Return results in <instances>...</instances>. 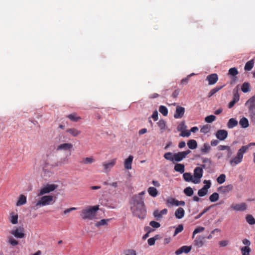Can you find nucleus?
Segmentation results:
<instances>
[{"label":"nucleus","mask_w":255,"mask_h":255,"mask_svg":"<svg viewBox=\"0 0 255 255\" xmlns=\"http://www.w3.org/2000/svg\"><path fill=\"white\" fill-rule=\"evenodd\" d=\"M145 231H147V233L143 236V239H146L149 236V234L152 230L149 227H146L144 228Z\"/></svg>","instance_id":"nucleus-53"},{"label":"nucleus","mask_w":255,"mask_h":255,"mask_svg":"<svg viewBox=\"0 0 255 255\" xmlns=\"http://www.w3.org/2000/svg\"><path fill=\"white\" fill-rule=\"evenodd\" d=\"M115 165V162L114 160L108 161L103 163L104 170L105 172H108L113 168Z\"/></svg>","instance_id":"nucleus-17"},{"label":"nucleus","mask_w":255,"mask_h":255,"mask_svg":"<svg viewBox=\"0 0 255 255\" xmlns=\"http://www.w3.org/2000/svg\"><path fill=\"white\" fill-rule=\"evenodd\" d=\"M216 117L214 115H210L206 117L205 119L206 122L208 123H211L216 120Z\"/></svg>","instance_id":"nucleus-45"},{"label":"nucleus","mask_w":255,"mask_h":255,"mask_svg":"<svg viewBox=\"0 0 255 255\" xmlns=\"http://www.w3.org/2000/svg\"><path fill=\"white\" fill-rule=\"evenodd\" d=\"M250 85L248 82H245L243 84L241 90L244 93H247L250 91Z\"/></svg>","instance_id":"nucleus-35"},{"label":"nucleus","mask_w":255,"mask_h":255,"mask_svg":"<svg viewBox=\"0 0 255 255\" xmlns=\"http://www.w3.org/2000/svg\"><path fill=\"white\" fill-rule=\"evenodd\" d=\"M183 178L186 182H192L194 179V177L191 175L190 173H185L183 175Z\"/></svg>","instance_id":"nucleus-33"},{"label":"nucleus","mask_w":255,"mask_h":255,"mask_svg":"<svg viewBox=\"0 0 255 255\" xmlns=\"http://www.w3.org/2000/svg\"><path fill=\"white\" fill-rule=\"evenodd\" d=\"M254 60L252 59L249 61H248L245 66L244 69L246 71H250L254 67Z\"/></svg>","instance_id":"nucleus-30"},{"label":"nucleus","mask_w":255,"mask_h":255,"mask_svg":"<svg viewBox=\"0 0 255 255\" xmlns=\"http://www.w3.org/2000/svg\"><path fill=\"white\" fill-rule=\"evenodd\" d=\"M224 87V85L221 86H217L212 89L210 92L208 93V97L210 98L212 96H213L215 94L220 91Z\"/></svg>","instance_id":"nucleus-26"},{"label":"nucleus","mask_w":255,"mask_h":255,"mask_svg":"<svg viewBox=\"0 0 255 255\" xmlns=\"http://www.w3.org/2000/svg\"><path fill=\"white\" fill-rule=\"evenodd\" d=\"M238 121L234 118H231L229 120L227 127L229 128H233L238 125Z\"/></svg>","instance_id":"nucleus-25"},{"label":"nucleus","mask_w":255,"mask_h":255,"mask_svg":"<svg viewBox=\"0 0 255 255\" xmlns=\"http://www.w3.org/2000/svg\"><path fill=\"white\" fill-rule=\"evenodd\" d=\"M206 80L208 81L209 85H214L218 80V76L216 73L209 75L206 77Z\"/></svg>","instance_id":"nucleus-13"},{"label":"nucleus","mask_w":255,"mask_h":255,"mask_svg":"<svg viewBox=\"0 0 255 255\" xmlns=\"http://www.w3.org/2000/svg\"><path fill=\"white\" fill-rule=\"evenodd\" d=\"M188 147L191 149H195L197 146V143L195 140L190 139L187 142Z\"/></svg>","instance_id":"nucleus-31"},{"label":"nucleus","mask_w":255,"mask_h":255,"mask_svg":"<svg viewBox=\"0 0 255 255\" xmlns=\"http://www.w3.org/2000/svg\"><path fill=\"white\" fill-rule=\"evenodd\" d=\"M57 150H67L66 143L61 144L57 147Z\"/></svg>","instance_id":"nucleus-56"},{"label":"nucleus","mask_w":255,"mask_h":255,"mask_svg":"<svg viewBox=\"0 0 255 255\" xmlns=\"http://www.w3.org/2000/svg\"><path fill=\"white\" fill-rule=\"evenodd\" d=\"M219 199V194L215 192L213 193L209 197V200L211 202H214L217 201Z\"/></svg>","instance_id":"nucleus-40"},{"label":"nucleus","mask_w":255,"mask_h":255,"mask_svg":"<svg viewBox=\"0 0 255 255\" xmlns=\"http://www.w3.org/2000/svg\"><path fill=\"white\" fill-rule=\"evenodd\" d=\"M179 93H180L179 89L175 90L172 93V97H173L174 98H176L178 97Z\"/></svg>","instance_id":"nucleus-62"},{"label":"nucleus","mask_w":255,"mask_h":255,"mask_svg":"<svg viewBox=\"0 0 255 255\" xmlns=\"http://www.w3.org/2000/svg\"><path fill=\"white\" fill-rule=\"evenodd\" d=\"M218 148L220 150H227L228 152V156L229 158L231 155L232 154V151L230 147L227 145H220L218 146Z\"/></svg>","instance_id":"nucleus-29"},{"label":"nucleus","mask_w":255,"mask_h":255,"mask_svg":"<svg viewBox=\"0 0 255 255\" xmlns=\"http://www.w3.org/2000/svg\"><path fill=\"white\" fill-rule=\"evenodd\" d=\"M239 73L237 69L235 67L231 68L229 69L228 74L229 75L235 76Z\"/></svg>","instance_id":"nucleus-44"},{"label":"nucleus","mask_w":255,"mask_h":255,"mask_svg":"<svg viewBox=\"0 0 255 255\" xmlns=\"http://www.w3.org/2000/svg\"><path fill=\"white\" fill-rule=\"evenodd\" d=\"M42 161L41 164L45 175H48V173H52L53 168L58 165L54 162V160H42Z\"/></svg>","instance_id":"nucleus-6"},{"label":"nucleus","mask_w":255,"mask_h":255,"mask_svg":"<svg viewBox=\"0 0 255 255\" xmlns=\"http://www.w3.org/2000/svg\"><path fill=\"white\" fill-rule=\"evenodd\" d=\"M210 130V126L206 125L201 128L200 131L205 134L208 133Z\"/></svg>","instance_id":"nucleus-42"},{"label":"nucleus","mask_w":255,"mask_h":255,"mask_svg":"<svg viewBox=\"0 0 255 255\" xmlns=\"http://www.w3.org/2000/svg\"><path fill=\"white\" fill-rule=\"evenodd\" d=\"M204 164H202L201 166L197 167L194 170V179L193 183L195 184L199 183L200 181V179L203 176V168H206V163L211 164V160H203Z\"/></svg>","instance_id":"nucleus-4"},{"label":"nucleus","mask_w":255,"mask_h":255,"mask_svg":"<svg viewBox=\"0 0 255 255\" xmlns=\"http://www.w3.org/2000/svg\"><path fill=\"white\" fill-rule=\"evenodd\" d=\"M204 183L205 185L201 189L199 190L198 195L200 197L205 196L208 193V189L210 187L211 183L210 180H204Z\"/></svg>","instance_id":"nucleus-11"},{"label":"nucleus","mask_w":255,"mask_h":255,"mask_svg":"<svg viewBox=\"0 0 255 255\" xmlns=\"http://www.w3.org/2000/svg\"><path fill=\"white\" fill-rule=\"evenodd\" d=\"M167 203L172 205H176L177 206H184L185 203L183 201H179L175 199L170 198L167 200Z\"/></svg>","instance_id":"nucleus-20"},{"label":"nucleus","mask_w":255,"mask_h":255,"mask_svg":"<svg viewBox=\"0 0 255 255\" xmlns=\"http://www.w3.org/2000/svg\"><path fill=\"white\" fill-rule=\"evenodd\" d=\"M205 237L204 236H198L194 241V245L197 248L202 247L205 243Z\"/></svg>","instance_id":"nucleus-15"},{"label":"nucleus","mask_w":255,"mask_h":255,"mask_svg":"<svg viewBox=\"0 0 255 255\" xmlns=\"http://www.w3.org/2000/svg\"><path fill=\"white\" fill-rule=\"evenodd\" d=\"M228 136V131L224 129L218 130L216 133V136L220 140H225Z\"/></svg>","instance_id":"nucleus-14"},{"label":"nucleus","mask_w":255,"mask_h":255,"mask_svg":"<svg viewBox=\"0 0 255 255\" xmlns=\"http://www.w3.org/2000/svg\"><path fill=\"white\" fill-rule=\"evenodd\" d=\"M231 208L237 211H244L247 209V205L245 203L232 205Z\"/></svg>","instance_id":"nucleus-16"},{"label":"nucleus","mask_w":255,"mask_h":255,"mask_svg":"<svg viewBox=\"0 0 255 255\" xmlns=\"http://www.w3.org/2000/svg\"><path fill=\"white\" fill-rule=\"evenodd\" d=\"M157 124L160 130H163L165 129L166 127V122L164 120H160Z\"/></svg>","instance_id":"nucleus-41"},{"label":"nucleus","mask_w":255,"mask_h":255,"mask_svg":"<svg viewBox=\"0 0 255 255\" xmlns=\"http://www.w3.org/2000/svg\"><path fill=\"white\" fill-rule=\"evenodd\" d=\"M54 202V196L52 195H42L36 202L34 208L37 209L41 207L52 205Z\"/></svg>","instance_id":"nucleus-3"},{"label":"nucleus","mask_w":255,"mask_h":255,"mask_svg":"<svg viewBox=\"0 0 255 255\" xmlns=\"http://www.w3.org/2000/svg\"><path fill=\"white\" fill-rule=\"evenodd\" d=\"M132 160H125L124 166L127 169H131V164Z\"/></svg>","instance_id":"nucleus-51"},{"label":"nucleus","mask_w":255,"mask_h":255,"mask_svg":"<svg viewBox=\"0 0 255 255\" xmlns=\"http://www.w3.org/2000/svg\"><path fill=\"white\" fill-rule=\"evenodd\" d=\"M185 113V108L183 107L177 106L176 108L175 113L174 117L175 119H180L184 116Z\"/></svg>","instance_id":"nucleus-12"},{"label":"nucleus","mask_w":255,"mask_h":255,"mask_svg":"<svg viewBox=\"0 0 255 255\" xmlns=\"http://www.w3.org/2000/svg\"><path fill=\"white\" fill-rule=\"evenodd\" d=\"M18 216L17 214L14 212H11L9 214L8 218L9 221L13 225H15L18 223Z\"/></svg>","instance_id":"nucleus-19"},{"label":"nucleus","mask_w":255,"mask_h":255,"mask_svg":"<svg viewBox=\"0 0 255 255\" xmlns=\"http://www.w3.org/2000/svg\"><path fill=\"white\" fill-rule=\"evenodd\" d=\"M76 209H77V208L75 207H71L70 208H68L64 211L63 213L64 214H67L73 211L76 210Z\"/></svg>","instance_id":"nucleus-59"},{"label":"nucleus","mask_w":255,"mask_h":255,"mask_svg":"<svg viewBox=\"0 0 255 255\" xmlns=\"http://www.w3.org/2000/svg\"><path fill=\"white\" fill-rule=\"evenodd\" d=\"M187 126L185 125L184 122H181L177 127V130L179 131H182L185 129H186Z\"/></svg>","instance_id":"nucleus-47"},{"label":"nucleus","mask_w":255,"mask_h":255,"mask_svg":"<svg viewBox=\"0 0 255 255\" xmlns=\"http://www.w3.org/2000/svg\"><path fill=\"white\" fill-rule=\"evenodd\" d=\"M99 209V205L89 206L81 211L80 215L83 220H93L97 218V212Z\"/></svg>","instance_id":"nucleus-2"},{"label":"nucleus","mask_w":255,"mask_h":255,"mask_svg":"<svg viewBox=\"0 0 255 255\" xmlns=\"http://www.w3.org/2000/svg\"><path fill=\"white\" fill-rule=\"evenodd\" d=\"M148 194L153 197H155L158 195V191L157 190L153 187H150L148 188L147 190Z\"/></svg>","instance_id":"nucleus-28"},{"label":"nucleus","mask_w":255,"mask_h":255,"mask_svg":"<svg viewBox=\"0 0 255 255\" xmlns=\"http://www.w3.org/2000/svg\"><path fill=\"white\" fill-rule=\"evenodd\" d=\"M67 118L71 121L75 122L81 119V118L80 117L77 116L75 113L68 115Z\"/></svg>","instance_id":"nucleus-36"},{"label":"nucleus","mask_w":255,"mask_h":255,"mask_svg":"<svg viewBox=\"0 0 255 255\" xmlns=\"http://www.w3.org/2000/svg\"><path fill=\"white\" fill-rule=\"evenodd\" d=\"M220 247H226L228 244V242L226 240L220 241L219 243Z\"/></svg>","instance_id":"nucleus-63"},{"label":"nucleus","mask_w":255,"mask_h":255,"mask_svg":"<svg viewBox=\"0 0 255 255\" xmlns=\"http://www.w3.org/2000/svg\"><path fill=\"white\" fill-rule=\"evenodd\" d=\"M10 234L17 239H22L25 237L24 229L22 227L17 228L11 231Z\"/></svg>","instance_id":"nucleus-10"},{"label":"nucleus","mask_w":255,"mask_h":255,"mask_svg":"<svg viewBox=\"0 0 255 255\" xmlns=\"http://www.w3.org/2000/svg\"><path fill=\"white\" fill-rule=\"evenodd\" d=\"M130 210L133 216L143 219L146 216L143 199L139 196H133L130 202Z\"/></svg>","instance_id":"nucleus-1"},{"label":"nucleus","mask_w":255,"mask_h":255,"mask_svg":"<svg viewBox=\"0 0 255 255\" xmlns=\"http://www.w3.org/2000/svg\"><path fill=\"white\" fill-rule=\"evenodd\" d=\"M242 160H230V164L232 166H235L239 164Z\"/></svg>","instance_id":"nucleus-61"},{"label":"nucleus","mask_w":255,"mask_h":255,"mask_svg":"<svg viewBox=\"0 0 255 255\" xmlns=\"http://www.w3.org/2000/svg\"><path fill=\"white\" fill-rule=\"evenodd\" d=\"M26 203V197L24 195H20L19 196L18 199L16 203L17 206H20L24 205Z\"/></svg>","instance_id":"nucleus-24"},{"label":"nucleus","mask_w":255,"mask_h":255,"mask_svg":"<svg viewBox=\"0 0 255 255\" xmlns=\"http://www.w3.org/2000/svg\"><path fill=\"white\" fill-rule=\"evenodd\" d=\"M248 107L249 117L252 122L255 121V94L251 97L245 103Z\"/></svg>","instance_id":"nucleus-5"},{"label":"nucleus","mask_w":255,"mask_h":255,"mask_svg":"<svg viewBox=\"0 0 255 255\" xmlns=\"http://www.w3.org/2000/svg\"><path fill=\"white\" fill-rule=\"evenodd\" d=\"M246 220L247 222L251 225L255 224V219L251 215H247L246 217Z\"/></svg>","instance_id":"nucleus-32"},{"label":"nucleus","mask_w":255,"mask_h":255,"mask_svg":"<svg viewBox=\"0 0 255 255\" xmlns=\"http://www.w3.org/2000/svg\"><path fill=\"white\" fill-rule=\"evenodd\" d=\"M174 169L177 172L183 173L184 172V165L182 164H176L174 166Z\"/></svg>","instance_id":"nucleus-34"},{"label":"nucleus","mask_w":255,"mask_h":255,"mask_svg":"<svg viewBox=\"0 0 255 255\" xmlns=\"http://www.w3.org/2000/svg\"><path fill=\"white\" fill-rule=\"evenodd\" d=\"M233 189V186L231 184L228 185L227 186H223L219 187L218 189V191L222 193H227L232 191Z\"/></svg>","instance_id":"nucleus-18"},{"label":"nucleus","mask_w":255,"mask_h":255,"mask_svg":"<svg viewBox=\"0 0 255 255\" xmlns=\"http://www.w3.org/2000/svg\"><path fill=\"white\" fill-rule=\"evenodd\" d=\"M185 214V211L182 208H178L175 212V216L177 219H180L182 218Z\"/></svg>","instance_id":"nucleus-22"},{"label":"nucleus","mask_w":255,"mask_h":255,"mask_svg":"<svg viewBox=\"0 0 255 255\" xmlns=\"http://www.w3.org/2000/svg\"><path fill=\"white\" fill-rule=\"evenodd\" d=\"M239 124L243 128H247L249 126L248 120L245 117L240 120Z\"/></svg>","instance_id":"nucleus-27"},{"label":"nucleus","mask_w":255,"mask_h":255,"mask_svg":"<svg viewBox=\"0 0 255 255\" xmlns=\"http://www.w3.org/2000/svg\"><path fill=\"white\" fill-rule=\"evenodd\" d=\"M204 230L205 228L203 227H198L196 228L193 232L192 238L193 239L194 238L196 234L204 231Z\"/></svg>","instance_id":"nucleus-43"},{"label":"nucleus","mask_w":255,"mask_h":255,"mask_svg":"<svg viewBox=\"0 0 255 255\" xmlns=\"http://www.w3.org/2000/svg\"><path fill=\"white\" fill-rule=\"evenodd\" d=\"M251 250L249 247H244L241 249L242 255H250Z\"/></svg>","instance_id":"nucleus-38"},{"label":"nucleus","mask_w":255,"mask_h":255,"mask_svg":"<svg viewBox=\"0 0 255 255\" xmlns=\"http://www.w3.org/2000/svg\"><path fill=\"white\" fill-rule=\"evenodd\" d=\"M184 193L186 196L190 197L193 195L194 192L191 187H188L184 189Z\"/></svg>","instance_id":"nucleus-37"},{"label":"nucleus","mask_w":255,"mask_h":255,"mask_svg":"<svg viewBox=\"0 0 255 255\" xmlns=\"http://www.w3.org/2000/svg\"><path fill=\"white\" fill-rule=\"evenodd\" d=\"M159 111L164 116H166L168 114V109L165 106H160L159 108Z\"/></svg>","instance_id":"nucleus-39"},{"label":"nucleus","mask_w":255,"mask_h":255,"mask_svg":"<svg viewBox=\"0 0 255 255\" xmlns=\"http://www.w3.org/2000/svg\"><path fill=\"white\" fill-rule=\"evenodd\" d=\"M210 148L211 147L208 144H204L202 148V151L204 153H207L210 150Z\"/></svg>","instance_id":"nucleus-55"},{"label":"nucleus","mask_w":255,"mask_h":255,"mask_svg":"<svg viewBox=\"0 0 255 255\" xmlns=\"http://www.w3.org/2000/svg\"><path fill=\"white\" fill-rule=\"evenodd\" d=\"M243 243L244 245H245L246 246L245 247H250V246L251 245V242L250 241L248 240V239H244L243 240Z\"/></svg>","instance_id":"nucleus-64"},{"label":"nucleus","mask_w":255,"mask_h":255,"mask_svg":"<svg viewBox=\"0 0 255 255\" xmlns=\"http://www.w3.org/2000/svg\"><path fill=\"white\" fill-rule=\"evenodd\" d=\"M151 117L154 121H156L158 120V112L157 111H154L153 112Z\"/></svg>","instance_id":"nucleus-60"},{"label":"nucleus","mask_w":255,"mask_h":255,"mask_svg":"<svg viewBox=\"0 0 255 255\" xmlns=\"http://www.w3.org/2000/svg\"><path fill=\"white\" fill-rule=\"evenodd\" d=\"M149 225L153 228H158L160 227V224L156 221H152L150 222Z\"/></svg>","instance_id":"nucleus-54"},{"label":"nucleus","mask_w":255,"mask_h":255,"mask_svg":"<svg viewBox=\"0 0 255 255\" xmlns=\"http://www.w3.org/2000/svg\"><path fill=\"white\" fill-rule=\"evenodd\" d=\"M58 187V185L54 184H47L40 188L38 193V196H41L54 191Z\"/></svg>","instance_id":"nucleus-8"},{"label":"nucleus","mask_w":255,"mask_h":255,"mask_svg":"<svg viewBox=\"0 0 255 255\" xmlns=\"http://www.w3.org/2000/svg\"><path fill=\"white\" fill-rule=\"evenodd\" d=\"M66 132L73 137H76L81 133V131L74 128H68L66 130Z\"/></svg>","instance_id":"nucleus-21"},{"label":"nucleus","mask_w":255,"mask_h":255,"mask_svg":"<svg viewBox=\"0 0 255 255\" xmlns=\"http://www.w3.org/2000/svg\"><path fill=\"white\" fill-rule=\"evenodd\" d=\"M156 239L154 238H149L148 241V244L149 246H152L154 245Z\"/></svg>","instance_id":"nucleus-58"},{"label":"nucleus","mask_w":255,"mask_h":255,"mask_svg":"<svg viewBox=\"0 0 255 255\" xmlns=\"http://www.w3.org/2000/svg\"><path fill=\"white\" fill-rule=\"evenodd\" d=\"M191 134L190 130H184L182 131L180 134V136L182 137H189Z\"/></svg>","instance_id":"nucleus-52"},{"label":"nucleus","mask_w":255,"mask_h":255,"mask_svg":"<svg viewBox=\"0 0 255 255\" xmlns=\"http://www.w3.org/2000/svg\"><path fill=\"white\" fill-rule=\"evenodd\" d=\"M226 180V175L224 174H221L217 179V181L219 184L223 183Z\"/></svg>","instance_id":"nucleus-46"},{"label":"nucleus","mask_w":255,"mask_h":255,"mask_svg":"<svg viewBox=\"0 0 255 255\" xmlns=\"http://www.w3.org/2000/svg\"><path fill=\"white\" fill-rule=\"evenodd\" d=\"M183 226L182 224L179 225L175 230L174 236H175L178 233L182 232L183 230Z\"/></svg>","instance_id":"nucleus-50"},{"label":"nucleus","mask_w":255,"mask_h":255,"mask_svg":"<svg viewBox=\"0 0 255 255\" xmlns=\"http://www.w3.org/2000/svg\"><path fill=\"white\" fill-rule=\"evenodd\" d=\"M182 251V252L185 254H188L189 253L192 249L191 246H184L180 248Z\"/></svg>","instance_id":"nucleus-48"},{"label":"nucleus","mask_w":255,"mask_h":255,"mask_svg":"<svg viewBox=\"0 0 255 255\" xmlns=\"http://www.w3.org/2000/svg\"><path fill=\"white\" fill-rule=\"evenodd\" d=\"M8 243L12 246H15L18 244V242L12 237H9L8 238Z\"/></svg>","instance_id":"nucleus-49"},{"label":"nucleus","mask_w":255,"mask_h":255,"mask_svg":"<svg viewBox=\"0 0 255 255\" xmlns=\"http://www.w3.org/2000/svg\"><path fill=\"white\" fill-rule=\"evenodd\" d=\"M255 145V143H250L249 144L245 146H243L238 151L237 155L234 159H242L243 158V155L245 153L249 148L252 146Z\"/></svg>","instance_id":"nucleus-9"},{"label":"nucleus","mask_w":255,"mask_h":255,"mask_svg":"<svg viewBox=\"0 0 255 255\" xmlns=\"http://www.w3.org/2000/svg\"><path fill=\"white\" fill-rule=\"evenodd\" d=\"M191 151L190 150L178 152L174 154L171 152H167L164 154V157L165 159H183Z\"/></svg>","instance_id":"nucleus-7"},{"label":"nucleus","mask_w":255,"mask_h":255,"mask_svg":"<svg viewBox=\"0 0 255 255\" xmlns=\"http://www.w3.org/2000/svg\"><path fill=\"white\" fill-rule=\"evenodd\" d=\"M153 215L157 220L161 217L160 212L158 210H156L154 212Z\"/></svg>","instance_id":"nucleus-57"},{"label":"nucleus","mask_w":255,"mask_h":255,"mask_svg":"<svg viewBox=\"0 0 255 255\" xmlns=\"http://www.w3.org/2000/svg\"><path fill=\"white\" fill-rule=\"evenodd\" d=\"M111 220V219H102L100 221L97 222L95 224V226L98 228H100L102 226H107L108 222Z\"/></svg>","instance_id":"nucleus-23"}]
</instances>
